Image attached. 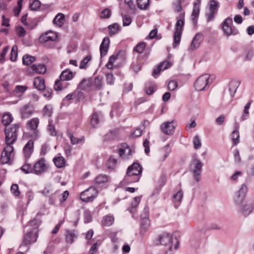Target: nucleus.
Listing matches in <instances>:
<instances>
[{"label": "nucleus", "instance_id": "1", "mask_svg": "<svg viewBox=\"0 0 254 254\" xmlns=\"http://www.w3.org/2000/svg\"><path fill=\"white\" fill-rule=\"evenodd\" d=\"M19 128V125L15 124L11 127H6L5 128L6 146L4 147L1 154L0 162L2 164L8 163L14 155V148L12 144L17 140V130Z\"/></svg>", "mask_w": 254, "mask_h": 254}, {"label": "nucleus", "instance_id": "2", "mask_svg": "<svg viewBox=\"0 0 254 254\" xmlns=\"http://www.w3.org/2000/svg\"><path fill=\"white\" fill-rule=\"evenodd\" d=\"M160 244L165 246L164 254H174L179 247V242L176 237L163 233L159 237Z\"/></svg>", "mask_w": 254, "mask_h": 254}, {"label": "nucleus", "instance_id": "3", "mask_svg": "<svg viewBox=\"0 0 254 254\" xmlns=\"http://www.w3.org/2000/svg\"><path fill=\"white\" fill-rule=\"evenodd\" d=\"M142 173V167L138 163H134L127 169L126 175L123 180L125 184H129L138 182Z\"/></svg>", "mask_w": 254, "mask_h": 254}, {"label": "nucleus", "instance_id": "4", "mask_svg": "<svg viewBox=\"0 0 254 254\" xmlns=\"http://www.w3.org/2000/svg\"><path fill=\"white\" fill-rule=\"evenodd\" d=\"M76 73L71 71L69 69L66 68L64 70L60 75V79L55 81L54 89L57 91H60L63 89V81H66L72 80Z\"/></svg>", "mask_w": 254, "mask_h": 254}, {"label": "nucleus", "instance_id": "5", "mask_svg": "<svg viewBox=\"0 0 254 254\" xmlns=\"http://www.w3.org/2000/svg\"><path fill=\"white\" fill-rule=\"evenodd\" d=\"M190 171L192 174L193 179L198 182L201 180L203 163L196 157H194L190 164Z\"/></svg>", "mask_w": 254, "mask_h": 254}, {"label": "nucleus", "instance_id": "6", "mask_svg": "<svg viewBox=\"0 0 254 254\" xmlns=\"http://www.w3.org/2000/svg\"><path fill=\"white\" fill-rule=\"evenodd\" d=\"M98 194V191L95 187H89L80 193V199L84 202H91L97 196Z\"/></svg>", "mask_w": 254, "mask_h": 254}, {"label": "nucleus", "instance_id": "7", "mask_svg": "<svg viewBox=\"0 0 254 254\" xmlns=\"http://www.w3.org/2000/svg\"><path fill=\"white\" fill-rule=\"evenodd\" d=\"M38 230L35 229H30L29 232H27L24 236L20 248L29 246L31 244L36 242L38 237Z\"/></svg>", "mask_w": 254, "mask_h": 254}, {"label": "nucleus", "instance_id": "8", "mask_svg": "<svg viewBox=\"0 0 254 254\" xmlns=\"http://www.w3.org/2000/svg\"><path fill=\"white\" fill-rule=\"evenodd\" d=\"M222 29L224 33L227 36L236 35L239 34V30L233 26V21L231 18L228 17L224 21Z\"/></svg>", "mask_w": 254, "mask_h": 254}, {"label": "nucleus", "instance_id": "9", "mask_svg": "<svg viewBox=\"0 0 254 254\" xmlns=\"http://www.w3.org/2000/svg\"><path fill=\"white\" fill-rule=\"evenodd\" d=\"M209 75L208 74H203L199 76L195 81L194 86L197 91H202L206 90L209 84Z\"/></svg>", "mask_w": 254, "mask_h": 254}, {"label": "nucleus", "instance_id": "10", "mask_svg": "<svg viewBox=\"0 0 254 254\" xmlns=\"http://www.w3.org/2000/svg\"><path fill=\"white\" fill-rule=\"evenodd\" d=\"M48 169V165L46 163L44 158L38 160L33 166V174L40 176L44 174Z\"/></svg>", "mask_w": 254, "mask_h": 254}, {"label": "nucleus", "instance_id": "11", "mask_svg": "<svg viewBox=\"0 0 254 254\" xmlns=\"http://www.w3.org/2000/svg\"><path fill=\"white\" fill-rule=\"evenodd\" d=\"M254 210V200H249L239 206V212L245 217H248Z\"/></svg>", "mask_w": 254, "mask_h": 254}, {"label": "nucleus", "instance_id": "12", "mask_svg": "<svg viewBox=\"0 0 254 254\" xmlns=\"http://www.w3.org/2000/svg\"><path fill=\"white\" fill-rule=\"evenodd\" d=\"M58 39L57 33L49 31L41 35L39 37V41L41 43H46L49 41H55Z\"/></svg>", "mask_w": 254, "mask_h": 254}, {"label": "nucleus", "instance_id": "13", "mask_svg": "<svg viewBox=\"0 0 254 254\" xmlns=\"http://www.w3.org/2000/svg\"><path fill=\"white\" fill-rule=\"evenodd\" d=\"M171 152V148L169 144H166L157 153V159L160 162H164Z\"/></svg>", "mask_w": 254, "mask_h": 254}, {"label": "nucleus", "instance_id": "14", "mask_svg": "<svg viewBox=\"0 0 254 254\" xmlns=\"http://www.w3.org/2000/svg\"><path fill=\"white\" fill-rule=\"evenodd\" d=\"M175 126L174 124V121L166 122L160 126L161 131L168 135H172L175 131Z\"/></svg>", "mask_w": 254, "mask_h": 254}, {"label": "nucleus", "instance_id": "15", "mask_svg": "<svg viewBox=\"0 0 254 254\" xmlns=\"http://www.w3.org/2000/svg\"><path fill=\"white\" fill-rule=\"evenodd\" d=\"M219 7V3L215 0H211L209 2V13L207 14L208 21L212 20L214 17V15L217 13Z\"/></svg>", "mask_w": 254, "mask_h": 254}, {"label": "nucleus", "instance_id": "16", "mask_svg": "<svg viewBox=\"0 0 254 254\" xmlns=\"http://www.w3.org/2000/svg\"><path fill=\"white\" fill-rule=\"evenodd\" d=\"M200 0H196L193 3V10L191 14L192 22L194 25H196L200 11Z\"/></svg>", "mask_w": 254, "mask_h": 254}, {"label": "nucleus", "instance_id": "17", "mask_svg": "<svg viewBox=\"0 0 254 254\" xmlns=\"http://www.w3.org/2000/svg\"><path fill=\"white\" fill-rule=\"evenodd\" d=\"M149 215V208L147 206H145L142 213L141 214V218L142 219L141 223V231L144 230L145 232L147 229L148 224V218Z\"/></svg>", "mask_w": 254, "mask_h": 254}, {"label": "nucleus", "instance_id": "18", "mask_svg": "<svg viewBox=\"0 0 254 254\" xmlns=\"http://www.w3.org/2000/svg\"><path fill=\"white\" fill-rule=\"evenodd\" d=\"M119 155L123 159H128L132 155L133 151L128 145L124 144L119 149Z\"/></svg>", "mask_w": 254, "mask_h": 254}, {"label": "nucleus", "instance_id": "19", "mask_svg": "<svg viewBox=\"0 0 254 254\" xmlns=\"http://www.w3.org/2000/svg\"><path fill=\"white\" fill-rule=\"evenodd\" d=\"M185 12H181L176 17L177 22L175 24V32L182 33L183 27L185 25Z\"/></svg>", "mask_w": 254, "mask_h": 254}, {"label": "nucleus", "instance_id": "20", "mask_svg": "<svg viewBox=\"0 0 254 254\" xmlns=\"http://www.w3.org/2000/svg\"><path fill=\"white\" fill-rule=\"evenodd\" d=\"M172 65V64L168 61H163L158 66V67L154 69L152 72V76L154 78H157L158 76V74L161 71H163L167 69Z\"/></svg>", "mask_w": 254, "mask_h": 254}, {"label": "nucleus", "instance_id": "21", "mask_svg": "<svg viewBox=\"0 0 254 254\" xmlns=\"http://www.w3.org/2000/svg\"><path fill=\"white\" fill-rule=\"evenodd\" d=\"M94 182L97 187H102L107 185L110 182V179L106 175L100 174L95 178Z\"/></svg>", "mask_w": 254, "mask_h": 254}, {"label": "nucleus", "instance_id": "22", "mask_svg": "<svg viewBox=\"0 0 254 254\" xmlns=\"http://www.w3.org/2000/svg\"><path fill=\"white\" fill-rule=\"evenodd\" d=\"M34 150V142L32 140H29L23 149L24 156L28 160L32 154Z\"/></svg>", "mask_w": 254, "mask_h": 254}, {"label": "nucleus", "instance_id": "23", "mask_svg": "<svg viewBox=\"0 0 254 254\" xmlns=\"http://www.w3.org/2000/svg\"><path fill=\"white\" fill-rule=\"evenodd\" d=\"M39 124V120L38 118H33L27 123V128L34 132L35 136L37 137L39 132L37 128Z\"/></svg>", "mask_w": 254, "mask_h": 254}, {"label": "nucleus", "instance_id": "24", "mask_svg": "<svg viewBox=\"0 0 254 254\" xmlns=\"http://www.w3.org/2000/svg\"><path fill=\"white\" fill-rule=\"evenodd\" d=\"M202 40V34L199 33H197L192 39V42L190 47V49L192 51L197 49L199 47Z\"/></svg>", "mask_w": 254, "mask_h": 254}, {"label": "nucleus", "instance_id": "25", "mask_svg": "<svg viewBox=\"0 0 254 254\" xmlns=\"http://www.w3.org/2000/svg\"><path fill=\"white\" fill-rule=\"evenodd\" d=\"M110 40L109 37H105L100 46V52L101 57H104L108 53Z\"/></svg>", "mask_w": 254, "mask_h": 254}, {"label": "nucleus", "instance_id": "26", "mask_svg": "<svg viewBox=\"0 0 254 254\" xmlns=\"http://www.w3.org/2000/svg\"><path fill=\"white\" fill-rule=\"evenodd\" d=\"M77 237V235L74 230H66L65 240L67 243L71 244Z\"/></svg>", "mask_w": 254, "mask_h": 254}, {"label": "nucleus", "instance_id": "27", "mask_svg": "<svg viewBox=\"0 0 254 254\" xmlns=\"http://www.w3.org/2000/svg\"><path fill=\"white\" fill-rule=\"evenodd\" d=\"M31 68L34 73L44 74L46 71V67L44 64H33Z\"/></svg>", "mask_w": 254, "mask_h": 254}, {"label": "nucleus", "instance_id": "28", "mask_svg": "<svg viewBox=\"0 0 254 254\" xmlns=\"http://www.w3.org/2000/svg\"><path fill=\"white\" fill-rule=\"evenodd\" d=\"M34 85L38 90H43L45 89V80L42 77L37 76L34 79Z\"/></svg>", "mask_w": 254, "mask_h": 254}, {"label": "nucleus", "instance_id": "29", "mask_svg": "<svg viewBox=\"0 0 254 254\" xmlns=\"http://www.w3.org/2000/svg\"><path fill=\"white\" fill-rule=\"evenodd\" d=\"M141 196H138L134 198L133 201L131 203L130 207L128 208V210L131 213H134L136 212V208L141 200Z\"/></svg>", "mask_w": 254, "mask_h": 254}, {"label": "nucleus", "instance_id": "30", "mask_svg": "<svg viewBox=\"0 0 254 254\" xmlns=\"http://www.w3.org/2000/svg\"><path fill=\"white\" fill-rule=\"evenodd\" d=\"M183 197V192L182 190H179L173 196V202L175 207L177 208L182 202Z\"/></svg>", "mask_w": 254, "mask_h": 254}, {"label": "nucleus", "instance_id": "31", "mask_svg": "<svg viewBox=\"0 0 254 254\" xmlns=\"http://www.w3.org/2000/svg\"><path fill=\"white\" fill-rule=\"evenodd\" d=\"M53 23L59 27H62L64 23V15L62 13H59L54 18Z\"/></svg>", "mask_w": 254, "mask_h": 254}, {"label": "nucleus", "instance_id": "32", "mask_svg": "<svg viewBox=\"0 0 254 254\" xmlns=\"http://www.w3.org/2000/svg\"><path fill=\"white\" fill-rule=\"evenodd\" d=\"M114 222V217L112 215L105 216L102 220V224L105 226H111Z\"/></svg>", "mask_w": 254, "mask_h": 254}, {"label": "nucleus", "instance_id": "33", "mask_svg": "<svg viewBox=\"0 0 254 254\" xmlns=\"http://www.w3.org/2000/svg\"><path fill=\"white\" fill-rule=\"evenodd\" d=\"M156 89V85L155 83L148 82L145 85V91L147 95L153 94Z\"/></svg>", "mask_w": 254, "mask_h": 254}, {"label": "nucleus", "instance_id": "34", "mask_svg": "<svg viewBox=\"0 0 254 254\" xmlns=\"http://www.w3.org/2000/svg\"><path fill=\"white\" fill-rule=\"evenodd\" d=\"M53 162L58 168L64 167L65 164V159L62 156L55 157L53 159Z\"/></svg>", "mask_w": 254, "mask_h": 254}, {"label": "nucleus", "instance_id": "35", "mask_svg": "<svg viewBox=\"0 0 254 254\" xmlns=\"http://www.w3.org/2000/svg\"><path fill=\"white\" fill-rule=\"evenodd\" d=\"M27 88V86L25 85H17L13 92L17 96L20 97L22 96Z\"/></svg>", "mask_w": 254, "mask_h": 254}, {"label": "nucleus", "instance_id": "36", "mask_svg": "<svg viewBox=\"0 0 254 254\" xmlns=\"http://www.w3.org/2000/svg\"><path fill=\"white\" fill-rule=\"evenodd\" d=\"M239 84L237 81H232L230 83L229 90L232 97L234 96Z\"/></svg>", "mask_w": 254, "mask_h": 254}, {"label": "nucleus", "instance_id": "37", "mask_svg": "<svg viewBox=\"0 0 254 254\" xmlns=\"http://www.w3.org/2000/svg\"><path fill=\"white\" fill-rule=\"evenodd\" d=\"M41 223V221L40 219L35 218L29 222L27 224V226L32 227V228L31 229H36V230H38V227L40 225Z\"/></svg>", "mask_w": 254, "mask_h": 254}, {"label": "nucleus", "instance_id": "38", "mask_svg": "<svg viewBox=\"0 0 254 254\" xmlns=\"http://www.w3.org/2000/svg\"><path fill=\"white\" fill-rule=\"evenodd\" d=\"M118 59V54H114L112 55L109 59L108 63L106 64V66L108 69H112L114 66V64Z\"/></svg>", "mask_w": 254, "mask_h": 254}, {"label": "nucleus", "instance_id": "39", "mask_svg": "<svg viewBox=\"0 0 254 254\" xmlns=\"http://www.w3.org/2000/svg\"><path fill=\"white\" fill-rule=\"evenodd\" d=\"M32 113V110L28 106H25L21 110V115L23 118H29Z\"/></svg>", "mask_w": 254, "mask_h": 254}, {"label": "nucleus", "instance_id": "40", "mask_svg": "<svg viewBox=\"0 0 254 254\" xmlns=\"http://www.w3.org/2000/svg\"><path fill=\"white\" fill-rule=\"evenodd\" d=\"M253 100H250L249 102L246 104L244 107V114L241 117V120L245 121L249 117V110L251 107Z\"/></svg>", "mask_w": 254, "mask_h": 254}, {"label": "nucleus", "instance_id": "41", "mask_svg": "<svg viewBox=\"0 0 254 254\" xmlns=\"http://www.w3.org/2000/svg\"><path fill=\"white\" fill-rule=\"evenodd\" d=\"M137 5L140 9H146L149 6V0H137Z\"/></svg>", "mask_w": 254, "mask_h": 254}, {"label": "nucleus", "instance_id": "42", "mask_svg": "<svg viewBox=\"0 0 254 254\" xmlns=\"http://www.w3.org/2000/svg\"><path fill=\"white\" fill-rule=\"evenodd\" d=\"M36 59L34 57L25 55L22 58L23 64L24 65H28L35 62Z\"/></svg>", "mask_w": 254, "mask_h": 254}, {"label": "nucleus", "instance_id": "43", "mask_svg": "<svg viewBox=\"0 0 254 254\" xmlns=\"http://www.w3.org/2000/svg\"><path fill=\"white\" fill-rule=\"evenodd\" d=\"M231 137L234 145H237L240 142V134L237 128L233 131Z\"/></svg>", "mask_w": 254, "mask_h": 254}, {"label": "nucleus", "instance_id": "44", "mask_svg": "<svg viewBox=\"0 0 254 254\" xmlns=\"http://www.w3.org/2000/svg\"><path fill=\"white\" fill-rule=\"evenodd\" d=\"M53 108L52 105H46L43 110V116L47 117H51L53 114Z\"/></svg>", "mask_w": 254, "mask_h": 254}, {"label": "nucleus", "instance_id": "45", "mask_svg": "<svg viewBox=\"0 0 254 254\" xmlns=\"http://www.w3.org/2000/svg\"><path fill=\"white\" fill-rule=\"evenodd\" d=\"M12 121V117L10 113L4 114L2 117V123L5 126L8 125Z\"/></svg>", "mask_w": 254, "mask_h": 254}, {"label": "nucleus", "instance_id": "46", "mask_svg": "<svg viewBox=\"0 0 254 254\" xmlns=\"http://www.w3.org/2000/svg\"><path fill=\"white\" fill-rule=\"evenodd\" d=\"M108 28L110 30L109 34L110 35H113L116 34L120 30V26L119 24L114 23L109 25Z\"/></svg>", "mask_w": 254, "mask_h": 254}, {"label": "nucleus", "instance_id": "47", "mask_svg": "<svg viewBox=\"0 0 254 254\" xmlns=\"http://www.w3.org/2000/svg\"><path fill=\"white\" fill-rule=\"evenodd\" d=\"M18 48L16 45H13L11 49L10 60L12 62H15L17 57Z\"/></svg>", "mask_w": 254, "mask_h": 254}, {"label": "nucleus", "instance_id": "48", "mask_svg": "<svg viewBox=\"0 0 254 254\" xmlns=\"http://www.w3.org/2000/svg\"><path fill=\"white\" fill-rule=\"evenodd\" d=\"M41 5V2L39 0H30L29 6L32 10L38 9Z\"/></svg>", "mask_w": 254, "mask_h": 254}, {"label": "nucleus", "instance_id": "49", "mask_svg": "<svg viewBox=\"0 0 254 254\" xmlns=\"http://www.w3.org/2000/svg\"><path fill=\"white\" fill-rule=\"evenodd\" d=\"M182 33L181 32H175L174 35L173 47H176L180 44Z\"/></svg>", "mask_w": 254, "mask_h": 254}, {"label": "nucleus", "instance_id": "50", "mask_svg": "<svg viewBox=\"0 0 254 254\" xmlns=\"http://www.w3.org/2000/svg\"><path fill=\"white\" fill-rule=\"evenodd\" d=\"M117 160L112 157H110L107 162V166L109 169L113 170L116 166Z\"/></svg>", "mask_w": 254, "mask_h": 254}, {"label": "nucleus", "instance_id": "51", "mask_svg": "<svg viewBox=\"0 0 254 254\" xmlns=\"http://www.w3.org/2000/svg\"><path fill=\"white\" fill-rule=\"evenodd\" d=\"M20 170L25 174L33 173V167L30 164L25 163L21 168Z\"/></svg>", "mask_w": 254, "mask_h": 254}, {"label": "nucleus", "instance_id": "52", "mask_svg": "<svg viewBox=\"0 0 254 254\" xmlns=\"http://www.w3.org/2000/svg\"><path fill=\"white\" fill-rule=\"evenodd\" d=\"M146 44L144 42H140L133 49V50L138 53L141 54L145 49Z\"/></svg>", "mask_w": 254, "mask_h": 254}, {"label": "nucleus", "instance_id": "53", "mask_svg": "<svg viewBox=\"0 0 254 254\" xmlns=\"http://www.w3.org/2000/svg\"><path fill=\"white\" fill-rule=\"evenodd\" d=\"M84 221L85 223H88L92 221V216L90 210L87 209L84 210Z\"/></svg>", "mask_w": 254, "mask_h": 254}, {"label": "nucleus", "instance_id": "54", "mask_svg": "<svg viewBox=\"0 0 254 254\" xmlns=\"http://www.w3.org/2000/svg\"><path fill=\"white\" fill-rule=\"evenodd\" d=\"M9 50V47L6 46L2 49V51L0 53V63L3 64L5 61V56Z\"/></svg>", "mask_w": 254, "mask_h": 254}, {"label": "nucleus", "instance_id": "55", "mask_svg": "<svg viewBox=\"0 0 254 254\" xmlns=\"http://www.w3.org/2000/svg\"><path fill=\"white\" fill-rule=\"evenodd\" d=\"M245 198V197L237 192L234 198V203L236 205L239 206L243 203Z\"/></svg>", "mask_w": 254, "mask_h": 254}, {"label": "nucleus", "instance_id": "56", "mask_svg": "<svg viewBox=\"0 0 254 254\" xmlns=\"http://www.w3.org/2000/svg\"><path fill=\"white\" fill-rule=\"evenodd\" d=\"M117 137L116 132L111 131L107 133L104 136V140L109 141L115 139Z\"/></svg>", "mask_w": 254, "mask_h": 254}, {"label": "nucleus", "instance_id": "57", "mask_svg": "<svg viewBox=\"0 0 254 254\" xmlns=\"http://www.w3.org/2000/svg\"><path fill=\"white\" fill-rule=\"evenodd\" d=\"M49 134L52 136H56L57 135V131L55 127L52 125L51 120L49 121V125L47 128Z\"/></svg>", "mask_w": 254, "mask_h": 254}, {"label": "nucleus", "instance_id": "58", "mask_svg": "<svg viewBox=\"0 0 254 254\" xmlns=\"http://www.w3.org/2000/svg\"><path fill=\"white\" fill-rule=\"evenodd\" d=\"M91 59V56L88 55L84 58L80 63L79 68L80 69H84L86 67L87 64Z\"/></svg>", "mask_w": 254, "mask_h": 254}, {"label": "nucleus", "instance_id": "59", "mask_svg": "<svg viewBox=\"0 0 254 254\" xmlns=\"http://www.w3.org/2000/svg\"><path fill=\"white\" fill-rule=\"evenodd\" d=\"M10 191L13 195L18 196L20 195V191L19 190L18 186L15 184H13L10 188Z\"/></svg>", "mask_w": 254, "mask_h": 254}, {"label": "nucleus", "instance_id": "60", "mask_svg": "<svg viewBox=\"0 0 254 254\" xmlns=\"http://www.w3.org/2000/svg\"><path fill=\"white\" fill-rule=\"evenodd\" d=\"M123 24L124 26H128L132 21L131 17L127 15H123Z\"/></svg>", "mask_w": 254, "mask_h": 254}, {"label": "nucleus", "instance_id": "61", "mask_svg": "<svg viewBox=\"0 0 254 254\" xmlns=\"http://www.w3.org/2000/svg\"><path fill=\"white\" fill-rule=\"evenodd\" d=\"M68 136L70 138L71 143L72 144H76L79 143L83 140L82 138H77L75 137L70 132H68Z\"/></svg>", "mask_w": 254, "mask_h": 254}, {"label": "nucleus", "instance_id": "62", "mask_svg": "<svg viewBox=\"0 0 254 254\" xmlns=\"http://www.w3.org/2000/svg\"><path fill=\"white\" fill-rule=\"evenodd\" d=\"M99 116L98 115L95 113L93 114L92 117L91 118V123L92 126L95 127L96 125L99 123Z\"/></svg>", "mask_w": 254, "mask_h": 254}, {"label": "nucleus", "instance_id": "63", "mask_svg": "<svg viewBox=\"0 0 254 254\" xmlns=\"http://www.w3.org/2000/svg\"><path fill=\"white\" fill-rule=\"evenodd\" d=\"M193 143L195 149H198L201 146V143L200 138L198 135H195L193 138Z\"/></svg>", "mask_w": 254, "mask_h": 254}, {"label": "nucleus", "instance_id": "64", "mask_svg": "<svg viewBox=\"0 0 254 254\" xmlns=\"http://www.w3.org/2000/svg\"><path fill=\"white\" fill-rule=\"evenodd\" d=\"M111 15V10L108 8H106L101 12L100 17L101 18H109L110 17Z\"/></svg>", "mask_w": 254, "mask_h": 254}]
</instances>
